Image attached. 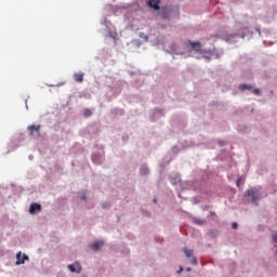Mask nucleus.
<instances>
[{
    "instance_id": "obj_22",
    "label": "nucleus",
    "mask_w": 277,
    "mask_h": 277,
    "mask_svg": "<svg viewBox=\"0 0 277 277\" xmlns=\"http://www.w3.org/2000/svg\"><path fill=\"white\" fill-rule=\"evenodd\" d=\"M187 271L189 272V271H192V268H190V267H187Z\"/></svg>"
},
{
    "instance_id": "obj_14",
    "label": "nucleus",
    "mask_w": 277,
    "mask_h": 277,
    "mask_svg": "<svg viewBox=\"0 0 277 277\" xmlns=\"http://www.w3.org/2000/svg\"><path fill=\"white\" fill-rule=\"evenodd\" d=\"M140 38L144 39L145 41L149 40V37L146 36L145 34H140Z\"/></svg>"
},
{
    "instance_id": "obj_17",
    "label": "nucleus",
    "mask_w": 277,
    "mask_h": 277,
    "mask_svg": "<svg viewBox=\"0 0 277 277\" xmlns=\"http://www.w3.org/2000/svg\"><path fill=\"white\" fill-rule=\"evenodd\" d=\"M273 241L277 243V234L273 235Z\"/></svg>"
},
{
    "instance_id": "obj_15",
    "label": "nucleus",
    "mask_w": 277,
    "mask_h": 277,
    "mask_svg": "<svg viewBox=\"0 0 277 277\" xmlns=\"http://www.w3.org/2000/svg\"><path fill=\"white\" fill-rule=\"evenodd\" d=\"M252 93H253L254 95H259V94H261V90L254 89V90H252Z\"/></svg>"
},
{
    "instance_id": "obj_2",
    "label": "nucleus",
    "mask_w": 277,
    "mask_h": 277,
    "mask_svg": "<svg viewBox=\"0 0 277 277\" xmlns=\"http://www.w3.org/2000/svg\"><path fill=\"white\" fill-rule=\"evenodd\" d=\"M248 195L251 197L252 201H258L261 198V192L258 188H251L248 190Z\"/></svg>"
},
{
    "instance_id": "obj_9",
    "label": "nucleus",
    "mask_w": 277,
    "mask_h": 277,
    "mask_svg": "<svg viewBox=\"0 0 277 277\" xmlns=\"http://www.w3.org/2000/svg\"><path fill=\"white\" fill-rule=\"evenodd\" d=\"M83 78H84V75H83V74H75V75H74V80H75L76 82L82 83V82H83Z\"/></svg>"
},
{
    "instance_id": "obj_3",
    "label": "nucleus",
    "mask_w": 277,
    "mask_h": 277,
    "mask_svg": "<svg viewBox=\"0 0 277 277\" xmlns=\"http://www.w3.org/2000/svg\"><path fill=\"white\" fill-rule=\"evenodd\" d=\"M26 260H29L27 254H23L22 252L16 253L15 264H17V265L24 264Z\"/></svg>"
},
{
    "instance_id": "obj_11",
    "label": "nucleus",
    "mask_w": 277,
    "mask_h": 277,
    "mask_svg": "<svg viewBox=\"0 0 277 277\" xmlns=\"http://www.w3.org/2000/svg\"><path fill=\"white\" fill-rule=\"evenodd\" d=\"M92 115H93V113H92L91 109L85 108V109L83 110V117H84V118H90Z\"/></svg>"
},
{
    "instance_id": "obj_4",
    "label": "nucleus",
    "mask_w": 277,
    "mask_h": 277,
    "mask_svg": "<svg viewBox=\"0 0 277 277\" xmlns=\"http://www.w3.org/2000/svg\"><path fill=\"white\" fill-rule=\"evenodd\" d=\"M161 0H148L147 5L155 11L160 10Z\"/></svg>"
},
{
    "instance_id": "obj_10",
    "label": "nucleus",
    "mask_w": 277,
    "mask_h": 277,
    "mask_svg": "<svg viewBox=\"0 0 277 277\" xmlns=\"http://www.w3.org/2000/svg\"><path fill=\"white\" fill-rule=\"evenodd\" d=\"M67 267L71 273H74V272L81 273V266L80 265H78V267L76 268L74 264H69Z\"/></svg>"
},
{
    "instance_id": "obj_8",
    "label": "nucleus",
    "mask_w": 277,
    "mask_h": 277,
    "mask_svg": "<svg viewBox=\"0 0 277 277\" xmlns=\"http://www.w3.org/2000/svg\"><path fill=\"white\" fill-rule=\"evenodd\" d=\"M102 246H104V241H95L94 243L91 245V249L94 251H98Z\"/></svg>"
},
{
    "instance_id": "obj_1",
    "label": "nucleus",
    "mask_w": 277,
    "mask_h": 277,
    "mask_svg": "<svg viewBox=\"0 0 277 277\" xmlns=\"http://www.w3.org/2000/svg\"><path fill=\"white\" fill-rule=\"evenodd\" d=\"M184 253L187 258H192L190 259V263L194 264V265H197L198 264V259L196 256H194V250L192 249H187V248H184Z\"/></svg>"
},
{
    "instance_id": "obj_24",
    "label": "nucleus",
    "mask_w": 277,
    "mask_h": 277,
    "mask_svg": "<svg viewBox=\"0 0 277 277\" xmlns=\"http://www.w3.org/2000/svg\"><path fill=\"white\" fill-rule=\"evenodd\" d=\"M81 199H85V197H82Z\"/></svg>"
},
{
    "instance_id": "obj_20",
    "label": "nucleus",
    "mask_w": 277,
    "mask_h": 277,
    "mask_svg": "<svg viewBox=\"0 0 277 277\" xmlns=\"http://www.w3.org/2000/svg\"><path fill=\"white\" fill-rule=\"evenodd\" d=\"M183 271H184V268H183V267H181V268H180V271H177V273H181V272H183Z\"/></svg>"
},
{
    "instance_id": "obj_16",
    "label": "nucleus",
    "mask_w": 277,
    "mask_h": 277,
    "mask_svg": "<svg viewBox=\"0 0 277 277\" xmlns=\"http://www.w3.org/2000/svg\"><path fill=\"white\" fill-rule=\"evenodd\" d=\"M232 227H233L234 229L238 228V223H233V224H232Z\"/></svg>"
},
{
    "instance_id": "obj_21",
    "label": "nucleus",
    "mask_w": 277,
    "mask_h": 277,
    "mask_svg": "<svg viewBox=\"0 0 277 277\" xmlns=\"http://www.w3.org/2000/svg\"><path fill=\"white\" fill-rule=\"evenodd\" d=\"M205 58H207L208 61H211V58H210V57H208V56H205Z\"/></svg>"
},
{
    "instance_id": "obj_12",
    "label": "nucleus",
    "mask_w": 277,
    "mask_h": 277,
    "mask_svg": "<svg viewBox=\"0 0 277 277\" xmlns=\"http://www.w3.org/2000/svg\"><path fill=\"white\" fill-rule=\"evenodd\" d=\"M252 89H253V87L250 85V84H241V85H240V90H241V91H245V90H252Z\"/></svg>"
},
{
    "instance_id": "obj_18",
    "label": "nucleus",
    "mask_w": 277,
    "mask_h": 277,
    "mask_svg": "<svg viewBox=\"0 0 277 277\" xmlns=\"http://www.w3.org/2000/svg\"><path fill=\"white\" fill-rule=\"evenodd\" d=\"M240 183H241V179H238V180L236 181L237 186H240Z\"/></svg>"
},
{
    "instance_id": "obj_7",
    "label": "nucleus",
    "mask_w": 277,
    "mask_h": 277,
    "mask_svg": "<svg viewBox=\"0 0 277 277\" xmlns=\"http://www.w3.org/2000/svg\"><path fill=\"white\" fill-rule=\"evenodd\" d=\"M36 211H41V205H38V203H32V205H30V207H29V213H30V214H35Z\"/></svg>"
},
{
    "instance_id": "obj_6",
    "label": "nucleus",
    "mask_w": 277,
    "mask_h": 277,
    "mask_svg": "<svg viewBox=\"0 0 277 277\" xmlns=\"http://www.w3.org/2000/svg\"><path fill=\"white\" fill-rule=\"evenodd\" d=\"M189 45L192 47V49L195 51V52H200L201 49H202V45L200 42H192V41H188Z\"/></svg>"
},
{
    "instance_id": "obj_23",
    "label": "nucleus",
    "mask_w": 277,
    "mask_h": 277,
    "mask_svg": "<svg viewBox=\"0 0 277 277\" xmlns=\"http://www.w3.org/2000/svg\"><path fill=\"white\" fill-rule=\"evenodd\" d=\"M162 18H168V16L163 15V17H162Z\"/></svg>"
},
{
    "instance_id": "obj_19",
    "label": "nucleus",
    "mask_w": 277,
    "mask_h": 277,
    "mask_svg": "<svg viewBox=\"0 0 277 277\" xmlns=\"http://www.w3.org/2000/svg\"><path fill=\"white\" fill-rule=\"evenodd\" d=\"M194 222H195L196 224H202V221H199V220H194Z\"/></svg>"
},
{
    "instance_id": "obj_13",
    "label": "nucleus",
    "mask_w": 277,
    "mask_h": 277,
    "mask_svg": "<svg viewBox=\"0 0 277 277\" xmlns=\"http://www.w3.org/2000/svg\"><path fill=\"white\" fill-rule=\"evenodd\" d=\"M140 172H141L142 175H146V174L149 173V169L146 168V167H144V168H142V169L140 170Z\"/></svg>"
},
{
    "instance_id": "obj_5",
    "label": "nucleus",
    "mask_w": 277,
    "mask_h": 277,
    "mask_svg": "<svg viewBox=\"0 0 277 277\" xmlns=\"http://www.w3.org/2000/svg\"><path fill=\"white\" fill-rule=\"evenodd\" d=\"M40 129H41V126H28L27 127V130L29 131L30 135H35V133L37 135H40Z\"/></svg>"
}]
</instances>
